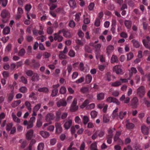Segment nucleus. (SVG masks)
Returning <instances> with one entry per match:
<instances>
[{
    "label": "nucleus",
    "instance_id": "32",
    "mask_svg": "<svg viewBox=\"0 0 150 150\" xmlns=\"http://www.w3.org/2000/svg\"><path fill=\"white\" fill-rule=\"evenodd\" d=\"M104 93H100L97 94V98L98 100H101L103 99L104 98Z\"/></svg>",
    "mask_w": 150,
    "mask_h": 150
},
{
    "label": "nucleus",
    "instance_id": "30",
    "mask_svg": "<svg viewBox=\"0 0 150 150\" xmlns=\"http://www.w3.org/2000/svg\"><path fill=\"white\" fill-rule=\"evenodd\" d=\"M127 123L126 124L125 126L127 128L131 129L133 128L134 127V125L132 123L128 122V120L127 121Z\"/></svg>",
    "mask_w": 150,
    "mask_h": 150
},
{
    "label": "nucleus",
    "instance_id": "42",
    "mask_svg": "<svg viewBox=\"0 0 150 150\" xmlns=\"http://www.w3.org/2000/svg\"><path fill=\"white\" fill-rule=\"evenodd\" d=\"M10 31V29L9 27H6L4 29L3 31V33L5 35L8 34Z\"/></svg>",
    "mask_w": 150,
    "mask_h": 150
},
{
    "label": "nucleus",
    "instance_id": "62",
    "mask_svg": "<svg viewBox=\"0 0 150 150\" xmlns=\"http://www.w3.org/2000/svg\"><path fill=\"white\" fill-rule=\"evenodd\" d=\"M63 35L66 38H69L71 36V35L69 32L64 31Z\"/></svg>",
    "mask_w": 150,
    "mask_h": 150
},
{
    "label": "nucleus",
    "instance_id": "43",
    "mask_svg": "<svg viewBox=\"0 0 150 150\" xmlns=\"http://www.w3.org/2000/svg\"><path fill=\"white\" fill-rule=\"evenodd\" d=\"M91 150H98L97 148V143L95 142L91 144L90 146Z\"/></svg>",
    "mask_w": 150,
    "mask_h": 150
},
{
    "label": "nucleus",
    "instance_id": "58",
    "mask_svg": "<svg viewBox=\"0 0 150 150\" xmlns=\"http://www.w3.org/2000/svg\"><path fill=\"white\" fill-rule=\"evenodd\" d=\"M81 15V13H78L75 14V20L76 21L78 22L79 21Z\"/></svg>",
    "mask_w": 150,
    "mask_h": 150
},
{
    "label": "nucleus",
    "instance_id": "41",
    "mask_svg": "<svg viewBox=\"0 0 150 150\" xmlns=\"http://www.w3.org/2000/svg\"><path fill=\"white\" fill-rule=\"evenodd\" d=\"M125 24L127 28L129 29L131 26L132 23L130 21L126 20L125 21Z\"/></svg>",
    "mask_w": 150,
    "mask_h": 150
},
{
    "label": "nucleus",
    "instance_id": "16",
    "mask_svg": "<svg viewBox=\"0 0 150 150\" xmlns=\"http://www.w3.org/2000/svg\"><path fill=\"white\" fill-rule=\"evenodd\" d=\"M1 15L3 18H5L8 16H9L10 13L8 11L4 9L2 11Z\"/></svg>",
    "mask_w": 150,
    "mask_h": 150
},
{
    "label": "nucleus",
    "instance_id": "31",
    "mask_svg": "<svg viewBox=\"0 0 150 150\" xmlns=\"http://www.w3.org/2000/svg\"><path fill=\"white\" fill-rule=\"evenodd\" d=\"M21 103V100H18L16 101H14L11 104V106L13 108H15L19 105Z\"/></svg>",
    "mask_w": 150,
    "mask_h": 150
},
{
    "label": "nucleus",
    "instance_id": "63",
    "mask_svg": "<svg viewBox=\"0 0 150 150\" xmlns=\"http://www.w3.org/2000/svg\"><path fill=\"white\" fill-rule=\"evenodd\" d=\"M94 25L96 27H99L100 25V21L99 18H96L95 20Z\"/></svg>",
    "mask_w": 150,
    "mask_h": 150
},
{
    "label": "nucleus",
    "instance_id": "33",
    "mask_svg": "<svg viewBox=\"0 0 150 150\" xmlns=\"http://www.w3.org/2000/svg\"><path fill=\"white\" fill-rule=\"evenodd\" d=\"M25 73L28 77L32 76L34 73L31 70H26L25 71Z\"/></svg>",
    "mask_w": 150,
    "mask_h": 150
},
{
    "label": "nucleus",
    "instance_id": "55",
    "mask_svg": "<svg viewBox=\"0 0 150 150\" xmlns=\"http://www.w3.org/2000/svg\"><path fill=\"white\" fill-rule=\"evenodd\" d=\"M25 52V50L23 48H22L19 51L18 55L19 56H22L24 55Z\"/></svg>",
    "mask_w": 150,
    "mask_h": 150
},
{
    "label": "nucleus",
    "instance_id": "34",
    "mask_svg": "<svg viewBox=\"0 0 150 150\" xmlns=\"http://www.w3.org/2000/svg\"><path fill=\"white\" fill-rule=\"evenodd\" d=\"M132 42L133 43L134 47L135 48H138L140 47V44L136 40L133 39L132 40Z\"/></svg>",
    "mask_w": 150,
    "mask_h": 150
},
{
    "label": "nucleus",
    "instance_id": "27",
    "mask_svg": "<svg viewBox=\"0 0 150 150\" xmlns=\"http://www.w3.org/2000/svg\"><path fill=\"white\" fill-rule=\"evenodd\" d=\"M112 77V75L111 73L110 72H107L105 74V78L106 80L108 81H110L111 79V77Z\"/></svg>",
    "mask_w": 150,
    "mask_h": 150
},
{
    "label": "nucleus",
    "instance_id": "40",
    "mask_svg": "<svg viewBox=\"0 0 150 150\" xmlns=\"http://www.w3.org/2000/svg\"><path fill=\"white\" fill-rule=\"evenodd\" d=\"M21 143L20 146L21 148L23 149L25 148L27 145V142L26 141L22 140L21 139L19 141Z\"/></svg>",
    "mask_w": 150,
    "mask_h": 150
},
{
    "label": "nucleus",
    "instance_id": "6",
    "mask_svg": "<svg viewBox=\"0 0 150 150\" xmlns=\"http://www.w3.org/2000/svg\"><path fill=\"white\" fill-rule=\"evenodd\" d=\"M56 132L57 134H59L62 132V128L61 123L59 122H56L55 123Z\"/></svg>",
    "mask_w": 150,
    "mask_h": 150
},
{
    "label": "nucleus",
    "instance_id": "51",
    "mask_svg": "<svg viewBox=\"0 0 150 150\" xmlns=\"http://www.w3.org/2000/svg\"><path fill=\"white\" fill-rule=\"evenodd\" d=\"M13 126V124L12 122L8 123L6 126V130L8 131H10Z\"/></svg>",
    "mask_w": 150,
    "mask_h": 150
},
{
    "label": "nucleus",
    "instance_id": "57",
    "mask_svg": "<svg viewBox=\"0 0 150 150\" xmlns=\"http://www.w3.org/2000/svg\"><path fill=\"white\" fill-rule=\"evenodd\" d=\"M41 103H39L38 104H37L34 106L33 109V110H35L36 111H37L40 109V108L41 107Z\"/></svg>",
    "mask_w": 150,
    "mask_h": 150
},
{
    "label": "nucleus",
    "instance_id": "29",
    "mask_svg": "<svg viewBox=\"0 0 150 150\" xmlns=\"http://www.w3.org/2000/svg\"><path fill=\"white\" fill-rule=\"evenodd\" d=\"M11 116L13 118V120L14 122L17 123H20L21 122L20 119L18 118L14 112L12 113Z\"/></svg>",
    "mask_w": 150,
    "mask_h": 150
},
{
    "label": "nucleus",
    "instance_id": "36",
    "mask_svg": "<svg viewBox=\"0 0 150 150\" xmlns=\"http://www.w3.org/2000/svg\"><path fill=\"white\" fill-rule=\"evenodd\" d=\"M121 132H117L115 135L114 137V140L115 142L117 141L120 140V139L119 138V136L121 134Z\"/></svg>",
    "mask_w": 150,
    "mask_h": 150
},
{
    "label": "nucleus",
    "instance_id": "64",
    "mask_svg": "<svg viewBox=\"0 0 150 150\" xmlns=\"http://www.w3.org/2000/svg\"><path fill=\"white\" fill-rule=\"evenodd\" d=\"M44 146V144L41 143L39 144L38 146V150H43Z\"/></svg>",
    "mask_w": 150,
    "mask_h": 150
},
{
    "label": "nucleus",
    "instance_id": "4",
    "mask_svg": "<svg viewBox=\"0 0 150 150\" xmlns=\"http://www.w3.org/2000/svg\"><path fill=\"white\" fill-rule=\"evenodd\" d=\"M112 70L117 74H122L123 70L121 68V65H117L114 66Z\"/></svg>",
    "mask_w": 150,
    "mask_h": 150
},
{
    "label": "nucleus",
    "instance_id": "9",
    "mask_svg": "<svg viewBox=\"0 0 150 150\" xmlns=\"http://www.w3.org/2000/svg\"><path fill=\"white\" fill-rule=\"evenodd\" d=\"M72 120L71 119L68 120L64 125V127L66 129H69L72 125Z\"/></svg>",
    "mask_w": 150,
    "mask_h": 150
},
{
    "label": "nucleus",
    "instance_id": "20",
    "mask_svg": "<svg viewBox=\"0 0 150 150\" xmlns=\"http://www.w3.org/2000/svg\"><path fill=\"white\" fill-rule=\"evenodd\" d=\"M31 62L33 63H34V64L31 66V67H33L34 68H38L40 66V64L39 62H36V60L35 59H32Z\"/></svg>",
    "mask_w": 150,
    "mask_h": 150
},
{
    "label": "nucleus",
    "instance_id": "10",
    "mask_svg": "<svg viewBox=\"0 0 150 150\" xmlns=\"http://www.w3.org/2000/svg\"><path fill=\"white\" fill-rule=\"evenodd\" d=\"M142 133L145 135H147L149 133V129L145 125H142L141 127Z\"/></svg>",
    "mask_w": 150,
    "mask_h": 150
},
{
    "label": "nucleus",
    "instance_id": "23",
    "mask_svg": "<svg viewBox=\"0 0 150 150\" xmlns=\"http://www.w3.org/2000/svg\"><path fill=\"white\" fill-rule=\"evenodd\" d=\"M70 7L73 9L76 7V2L75 0H70L68 2Z\"/></svg>",
    "mask_w": 150,
    "mask_h": 150
},
{
    "label": "nucleus",
    "instance_id": "52",
    "mask_svg": "<svg viewBox=\"0 0 150 150\" xmlns=\"http://www.w3.org/2000/svg\"><path fill=\"white\" fill-rule=\"evenodd\" d=\"M127 60H131L132 59L134 55L132 53V52H129L128 54H127Z\"/></svg>",
    "mask_w": 150,
    "mask_h": 150
},
{
    "label": "nucleus",
    "instance_id": "44",
    "mask_svg": "<svg viewBox=\"0 0 150 150\" xmlns=\"http://www.w3.org/2000/svg\"><path fill=\"white\" fill-rule=\"evenodd\" d=\"M103 121L104 123H107L109 121V117L108 115H104L103 116Z\"/></svg>",
    "mask_w": 150,
    "mask_h": 150
},
{
    "label": "nucleus",
    "instance_id": "2",
    "mask_svg": "<svg viewBox=\"0 0 150 150\" xmlns=\"http://www.w3.org/2000/svg\"><path fill=\"white\" fill-rule=\"evenodd\" d=\"M144 87L143 86H140L137 89V95L141 98H142L145 94Z\"/></svg>",
    "mask_w": 150,
    "mask_h": 150
},
{
    "label": "nucleus",
    "instance_id": "53",
    "mask_svg": "<svg viewBox=\"0 0 150 150\" xmlns=\"http://www.w3.org/2000/svg\"><path fill=\"white\" fill-rule=\"evenodd\" d=\"M91 117L93 119L95 118L97 116V112L94 110L92 111L91 113Z\"/></svg>",
    "mask_w": 150,
    "mask_h": 150
},
{
    "label": "nucleus",
    "instance_id": "46",
    "mask_svg": "<svg viewBox=\"0 0 150 150\" xmlns=\"http://www.w3.org/2000/svg\"><path fill=\"white\" fill-rule=\"evenodd\" d=\"M58 90L57 89H53L51 92V96L52 97L56 96L57 94Z\"/></svg>",
    "mask_w": 150,
    "mask_h": 150
},
{
    "label": "nucleus",
    "instance_id": "13",
    "mask_svg": "<svg viewBox=\"0 0 150 150\" xmlns=\"http://www.w3.org/2000/svg\"><path fill=\"white\" fill-rule=\"evenodd\" d=\"M114 49V46L112 45H108L106 48V53L109 55L112 52Z\"/></svg>",
    "mask_w": 150,
    "mask_h": 150
},
{
    "label": "nucleus",
    "instance_id": "47",
    "mask_svg": "<svg viewBox=\"0 0 150 150\" xmlns=\"http://www.w3.org/2000/svg\"><path fill=\"white\" fill-rule=\"evenodd\" d=\"M89 103V100L88 99L86 100L84 102L80 105V108H83L86 107Z\"/></svg>",
    "mask_w": 150,
    "mask_h": 150
},
{
    "label": "nucleus",
    "instance_id": "1",
    "mask_svg": "<svg viewBox=\"0 0 150 150\" xmlns=\"http://www.w3.org/2000/svg\"><path fill=\"white\" fill-rule=\"evenodd\" d=\"M139 105V100L137 97H134L131 100L130 105L133 108H136Z\"/></svg>",
    "mask_w": 150,
    "mask_h": 150
},
{
    "label": "nucleus",
    "instance_id": "48",
    "mask_svg": "<svg viewBox=\"0 0 150 150\" xmlns=\"http://www.w3.org/2000/svg\"><path fill=\"white\" fill-rule=\"evenodd\" d=\"M59 52V57L60 59H66L67 58V56L65 55L63 52L60 51Z\"/></svg>",
    "mask_w": 150,
    "mask_h": 150
},
{
    "label": "nucleus",
    "instance_id": "18",
    "mask_svg": "<svg viewBox=\"0 0 150 150\" xmlns=\"http://www.w3.org/2000/svg\"><path fill=\"white\" fill-rule=\"evenodd\" d=\"M40 134L43 137L45 138L48 137L50 135L48 132L43 131H40Z\"/></svg>",
    "mask_w": 150,
    "mask_h": 150
},
{
    "label": "nucleus",
    "instance_id": "17",
    "mask_svg": "<svg viewBox=\"0 0 150 150\" xmlns=\"http://www.w3.org/2000/svg\"><path fill=\"white\" fill-rule=\"evenodd\" d=\"M53 35L54 37V40H57L59 42L61 41L63 39V37L60 35H58L54 33Z\"/></svg>",
    "mask_w": 150,
    "mask_h": 150
},
{
    "label": "nucleus",
    "instance_id": "5",
    "mask_svg": "<svg viewBox=\"0 0 150 150\" xmlns=\"http://www.w3.org/2000/svg\"><path fill=\"white\" fill-rule=\"evenodd\" d=\"M106 101L109 103H115L117 105H119L120 104V103L117 99L112 97H109L106 100Z\"/></svg>",
    "mask_w": 150,
    "mask_h": 150
},
{
    "label": "nucleus",
    "instance_id": "22",
    "mask_svg": "<svg viewBox=\"0 0 150 150\" xmlns=\"http://www.w3.org/2000/svg\"><path fill=\"white\" fill-rule=\"evenodd\" d=\"M38 91L45 93H48L49 92V89L46 87L40 88L38 89Z\"/></svg>",
    "mask_w": 150,
    "mask_h": 150
},
{
    "label": "nucleus",
    "instance_id": "11",
    "mask_svg": "<svg viewBox=\"0 0 150 150\" xmlns=\"http://www.w3.org/2000/svg\"><path fill=\"white\" fill-rule=\"evenodd\" d=\"M127 112L126 111H120L118 113V119L122 120L126 115Z\"/></svg>",
    "mask_w": 150,
    "mask_h": 150
},
{
    "label": "nucleus",
    "instance_id": "3",
    "mask_svg": "<svg viewBox=\"0 0 150 150\" xmlns=\"http://www.w3.org/2000/svg\"><path fill=\"white\" fill-rule=\"evenodd\" d=\"M77 103V99L76 98H74L70 107V110L71 111L74 112L78 110V107L76 105Z\"/></svg>",
    "mask_w": 150,
    "mask_h": 150
},
{
    "label": "nucleus",
    "instance_id": "24",
    "mask_svg": "<svg viewBox=\"0 0 150 150\" xmlns=\"http://www.w3.org/2000/svg\"><path fill=\"white\" fill-rule=\"evenodd\" d=\"M122 84V82L119 81H116L111 83V86L113 87H117Z\"/></svg>",
    "mask_w": 150,
    "mask_h": 150
},
{
    "label": "nucleus",
    "instance_id": "35",
    "mask_svg": "<svg viewBox=\"0 0 150 150\" xmlns=\"http://www.w3.org/2000/svg\"><path fill=\"white\" fill-rule=\"evenodd\" d=\"M54 115L52 113H48L46 116V119L49 121L52 120L54 118Z\"/></svg>",
    "mask_w": 150,
    "mask_h": 150
},
{
    "label": "nucleus",
    "instance_id": "39",
    "mask_svg": "<svg viewBox=\"0 0 150 150\" xmlns=\"http://www.w3.org/2000/svg\"><path fill=\"white\" fill-rule=\"evenodd\" d=\"M46 32L48 34H52L54 32L53 27L52 26L48 27L46 29Z\"/></svg>",
    "mask_w": 150,
    "mask_h": 150
},
{
    "label": "nucleus",
    "instance_id": "49",
    "mask_svg": "<svg viewBox=\"0 0 150 150\" xmlns=\"http://www.w3.org/2000/svg\"><path fill=\"white\" fill-rule=\"evenodd\" d=\"M95 6V4L93 2H91L89 4L88 6V10L90 11H92L94 9Z\"/></svg>",
    "mask_w": 150,
    "mask_h": 150
},
{
    "label": "nucleus",
    "instance_id": "45",
    "mask_svg": "<svg viewBox=\"0 0 150 150\" xmlns=\"http://www.w3.org/2000/svg\"><path fill=\"white\" fill-rule=\"evenodd\" d=\"M8 2V0H0V5L5 7L7 6Z\"/></svg>",
    "mask_w": 150,
    "mask_h": 150
},
{
    "label": "nucleus",
    "instance_id": "21",
    "mask_svg": "<svg viewBox=\"0 0 150 150\" xmlns=\"http://www.w3.org/2000/svg\"><path fill=\"white\" fill-rule=\"evenodd\" d=\"M150 37L149 36H147L146 39H144L142 40V42L144 45L145 47V45L147 44L148 45V46H150Z\"/></svg>",
    "mask_w": 150,
    "mask_h": 150
},
{
    "label": "nucleus",
    "instance_id": "12",
    "mask_svg": "<svg viewBox=\"0 0 150 150\" xmlns=\"http://www.w3.org/2000/svg\"><path fill=\"white\" fill-rule=\"evenodd\" d=\"M33 131L30 129L28 131L26 134V137L27 139L29 140L31 139L33 137Z\"/></svg>",
    "mask_w": 150,
    "mask_h": 150
},
{
    "label": "nucleus",
    "instance_id": "19",
    "mask_svg": "<svg viewBox=\"0 0 150 150\" xmlns=\"http://www.w3.org/2000/svg\"><path fill=\"white\" fill-rule=\"evenodd\" d=\"M119 62L118 59L117 57L115 55H113L110 59V62L113 64L115 63H117Z\"/></svg>",
    "mask_w": 150,
    "mask_h": 150
},
{
    "label": "nucleus",
    "instance_id": "25",
    "mask_svg": "<svg viewBox=\"0 0 150 150\" xmlns=\"http://www.w3.org/2000/svg\"><path fill=\"white\" fill-rule=\"evenodd\" d=\"M115 130V128H110L108 130V134L106 136L112 137L113 136V132Z\"/></svg>",
    "mask_w": 150,
    "mask_h": 150
},
{
    "label": "nucleus",
    "instance_id": "50",
    "mask_svg": "<svg viewBox=\"0 0 150 150\" xmlns=\"http://www.w3.org/2000/svg\"><path fill=\"white\" fill-rule=\"evenodd\" d=\"M66 88L65 87L62 86L60 89L59 93L61 94H64L66 93Z\"/></svg>",
    "mask_w": 150,
    "mask_h": 150
},
{
    "label": "nucleus",
    "instance_id": "54",
    "mask_svg": "<svg viewBox=\"0 0 150 150\" xmlns=\"http://www.w3.org/2000/svg\"><path fill=\"white\" fill-rule=\"evenodd\" d=\"M19 90L20 92L24 93L27 91V89L25 86H22L20 88Z\"/></svg>",
    "mask_w": 150,
    "mask_h": 150
},
{
    "label": "nucleus",
    "instance_id": "59",
    "mask_svg": "<svg viewBox=\"0 0 150 150\" xmlns=\"http://www.w3.org/2000/svg\"><path fill=\"white\" fill-rule=\"evenodd\" d=\"M21 81L24 84H26L28 83L27 79L24 76H22L21 77Z\"/></svg>",
    "mask_w": 150,
    "mask_h": 150
},
{
    "label": "nucleus",
    "instance_id": "61",
    "mask_svg": "<svg viewBox=\"0 0 150 150\" xmlns=\"http://www.w3.org/2000/svg\"><path fill=\"white\" fill-rule=\"evenodd\" d=\"M67 70L69 74V75L72 69V67L71 64H68L67 65Z\"/></svg>",
    "mask_w": 150,
    "mask_h": 150
},
{
    "label": "nucleus",
    "instance_id": "60",
    "mask_svg": "<svg viewBox=\"0 0 150 150\" xmlns=\"http://www.w3.org/2000/svg\"><path fill=\"white\" fill-rule=\"evenodd\" d=\"M83 123L84 125H86L89 121V118L86 116H84L83 118Z\"/></svg>",
    "mask_w": 150,
    "mask_h": 150
},
{
    "label": "nucleus",
    "instance_id": "28",
    "mask_svg": "<svg viewBox=\"0 0 150 150\" xmlns=\"http://www.w3.org/2000/svg\"><path fill=\"white\" fill-rule=\"evenodd\" d=\"M25 105L27 109L31 112L32 110V108L30 102L28 101H26L25 102Z\"/></svg>",
    "mask_w": 150,
    "mask_h": 150
},
{
    "label": "nucleus",
    "instance_id": "8",
    "mask_svg": "<svg viewBox=\"0 0 150 150\" xmlns=\"http://www.w3.org/2000/svg\"><path fill=\"white\" fill-rule=\"evenodd\" d=\"M119 109L118 108L116 107L113 111L111 115V117L113 120L115 119H118V114L117 113Z\"/></svg>",
    "mask_w": 150,
    "mask_h": 150
},
{
    "label": "nucleus",
    "instance_id": "38",
    "mask_svg": "<svg viewBox=\"0 0 150 150\" xmlns=\"http://www.w3.org/2000/svg\"><path fill=\"white\" fill-rule=\"evenodd\" d=\"M44 28V25H41L39 26V30L38 31V34L40 35H43L44 34V32L43 31Z\"/></svg>",
    "mask_w": 150,
    "mask_h": 150
},
{
    "label": "nucleus",
    "instance_id": "26",
    "mask_svg": "<svg viewBox=\"0 0 150 150\" xmlns=\"http://www.w3.org/2000/svg\"><path fill=\"white\" fill-rule=\"evenodd\" d=\"M92 76L89 74L87 75L85 77V81L87 83L89 84L91 83L92 80Z\"/></svg>",
    "mask_w": 150,
    "mask_h": 150
},
{
    "label": "nucleus",
    "instance_id": "7",
    "mask_svg": "<svg viewBox=\"0 0 150 150\" xmlns=\"http://www.w3.org/2000/svg\"><path fill=\"white\" fill-rule=\"evenodd\" d=\"M56 104L57 107H60L61 106H66L67 105V103L65 100L63 98L57 102Z\"/></svg>",
    "mask_w": 150,
    "mask_h": 150
},
{
    "label": "nucleus",
    "instance_id": "14",
    "mask_svg": "<svg viewBox=\"0 0 150 150\" xmlns=\"http://www.w3.org/2000/svg\"><path fill=\"white\" fill-rule=\"evenodd\" d=\"M40 79L39 75L37 73H34L32 76L31 80L33 81L36 82L38 81Z\"/></svg>",
    "mask_w": 150,
    "mask_h": 150
},
{
    "label": "nucleus",
    "instance_id": "56",
    "mask_svg": "<svg viewBox=\"0 0 150 150\" xmlns=\"http://www.w3.org/2000/svg\"><path fill=\"white\" fill-rule=\"evenodd\" d=\"M33 38L32 36L30 35H28L26 36L25 39L27 41L30 42L32 41L33 40Z\"/></svg>",
    "mask_w": 150,
    "mask_h": 150
},
{
    "label": "nucleus",
    "instance_id": "37",
    "mask_svg": "<svg viewBox=\"0 0 150 150\" xmlns=\"http://www.w3.org/2000/svg\"><path fill=\"white\" fill-rule=\"evenodd\" d=\"M137 70L136 68L134 67H131L130 70H129V74L130 76H132L133 74L137 73Z\"/></svg>",
    "mask_w": 150,
    "mask_h": 150
},
{
    "label": "nucleus",
    "instance_id": "15",
    "mask_svg": "<svg viewBox=\"0 0 150 150\" xmlns=\"http://www.w3.org/2000/svg\"><path fill=\"white\" fill-rule=\"evenodd\" d=\"M14 96V92L13 91H12L11 93L8 94L7 95V102L9 103L12 101L13 98Z\"/></svg>",
    "mask_w": 150,
    "mask_h": 150
}]
</instances>
